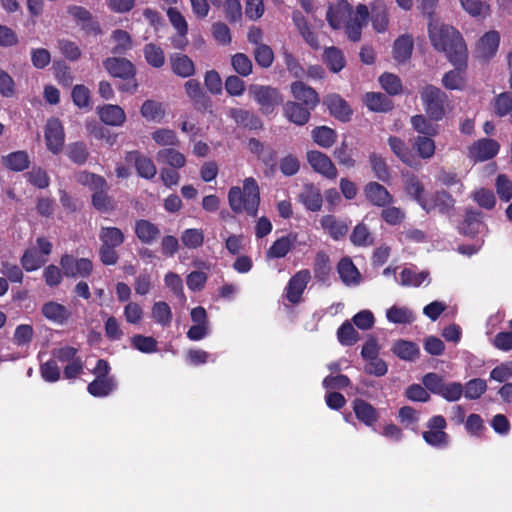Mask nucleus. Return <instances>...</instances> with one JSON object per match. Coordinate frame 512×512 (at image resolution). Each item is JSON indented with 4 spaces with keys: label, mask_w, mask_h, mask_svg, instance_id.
I'll use <instances>...</instances> for the list:
<instances>
[{
    "label": "nucleus",
    "mask_w": 512,
    "mask_h": 512,
    "mask_svg": "<svg viewBox=\"0 0 512 512\" xmlns=\"http://www.w3.org/2000/svg\"><path fill=\"white\" fill-rule=\"evenodd\" d=\"M337 272L345 285L358 284L360 273L349 257H343L337 264Z\"/></svg>",
    "instance_id": "c9c22d12"
},
{
    "label": "nucleus",
    "mask_w": 512,
    "mask_h": 512,
    "mask_svg": "<svg viewBox=\"0 0 512 512\" xmlns=\"http://www.w3.org/2000/svg\"><path fill=\"white\" fill-rule=\"evenodd\" d=\"M413 48V37L409 34L401 35L394 42L393 58L398 63H405L411 58Z\"/></svg>",
    "instance_id": "72a5a7b5"
},
{
    "label": "nucleus",
    "mask_w": 512,
    "mask_h": 512,
    "mask_svg": "<svg viewBox=\"0 0 512 512\" xmlns=\"http://www.w3.org/2000/svg\"><path fill=\"white\" fill-rule=\"evenodd\" d=\"M467 58L464 57L463 62H450L455 69L446 72L442 78L443 86L448 90H462L466 84Z\"/></svg>",
    "instance_id": "a211bd4d"
},
{
    "label": "nucleus",
    "mask_w": 512,
    "mask_h": 512,
    "mask_svg": "<svg viewBox=\"0 0 512 512\" xmlns=\"http://www.w3.org/2000/svg\"><path fill=\"white\" fill-rule=\"evenodd\" d=\"M180 238L183 245L189 249H197L204 243V233L202 229H185Z\"/></svg>",
    "instance_id": "338daca9"
},
{
    "label": "nucleus",
    "mask_w": 512,
    "mask_h": 512,
    "mask_svg": "<svg viewBox=\"0 0 512 512\" xmlns=\"http://www.w3.org/2000/svg\"><path fill=\"white\" fill-rule=\"evenodd\" d=\"M313 272L318 282H328L331 273V265L329 256L324 251H320L316 254Z\"/></svg>",
    "instance_id": "3c124183"
},
{
    "label": "nucleus",
    "mask_w": 512,
    "mask_h": 512,
    "mask_svg": "<svg viewBox=\"0 0 512 512\" xmlns=\"http://www.w3.org/2000/svg\"><path fill=\"white\" fill-rule=\"evenodd\" d=\"M41 312L47 320L59 325L65 324L72 316L66 306L55 301L44 303Z\"/></svg>",
    "instance_id": "2f4dec72"
},
{
    "label": "nucleus",
    "mask_w": 512,
    "mask_h": 512,
    "mask_svg": "<svg viewBox=\"0 0 512 512\" xmlns=\"http://www.w3.org/2000/svg\"><path fill=\"white\" fill-rule=\"evenodd\" d=\"M100 120L109 126L119 127L126 121L125 111L119 105L105 104L97 109Z\"/></svg>",
    "instance_id": "7c9ffc66"
},
{
    "label": "nucleus",
    "mask_w": 512,
    "mask_h": 512,
    "mask_svg": "<svg viewBox=\"0 0 512 512\" xmlns=\"http://www.w3.org/2000/svg\"><path fill=\"white\" fill-rule=\"evenodd\" d=\"M428 34L434 49L444 52L449 62H463L464 57H468L465 41L454 27L430 22Z\"/></svg>",
    "instance_id": "f257e3e1"
},
{
    "label": "nucleus",
    "mask_w": 512,
    "mask_h": 512,
    "mask_svg": "<svg viewBox=\"0 0 512 512\" xmlns=\"http://www.w3.org/2000/svg\"><path fill=\"white\" fill-rule=\"evenodd\" d=\"M231 65L234 71L242 77H247L252 73L253 64L251 59L244 53H236L231 57Z\"/></svg>",
    "instance_id": "774afa93"
},
{
    "label": "nucleus",
    "mask_w": 512,
    "mask_h": 512,
    "mask_svg": "<svg viewBox=\"0 0 512 512\" xmlns=\"http://www.w3.org/2000/svg\"><path fill=\"white\" fill-rule=\"evenodd\" d=\"M111 39L115 42V46L111 50L114 55H125L133 48L132 37L126 30H113L111 33Z\"/></svg>",
    "instance_id": "37998d69"
},
{
    "label": "nucleus",
    "mask_w": 512,
    "mask_h": 512,
    "mask_svg": "<svg viewBox=\"0 0 512 512\" xmlns=\"http://www.w3.org/2000/svg\"><path fill=\"white\" fill-rule=\"evenodd\" d=\"M500 36L497 31L485 33L477 42L476 53L479 58L487 60L492 58L499 47Z\"/></svg>",
    "instance_id": "bb28decb"
},
{
    "label": "nucleus",
    "mask_w": 512,
    "mask_h": 512,
    "mask_svg": "<svg viewBox=\"0 0 512 512\" xmlns=\"http://www.w3.org/2000/svg\"><path fill=\"white\" fill-rule=\"evenodd\" d=\"M292 20L294 25L296 26L298 32L304 39V41L314 50H318L320 48L318 36L313 31L310 23L306 19V17L300 11H294L292 13Z\"/></svg>",
    "instance_id": "b1692460"
},
{
    "label": "nucleus",
    "mask_w": 512,
    "mask_h": 512,
    "mask_svg": "<svg viewBox=\"0 0 512 512\" xmlns=\"http://www.w3.org/2000/svg\"><path fill=\"white\" fill-rule=\"evenodd\" d=\"M352 409L356 419L369 428L374 427L380 418L378 410L361 398H355L352 401Z\"/></svg>",
    "instance_id": "dca6fc26"
},
{
    "label": "nucleus",
    "mask_w": 512,
    "mask_h": 512,
    "mask_svg": "<svg viewBox=\"0 0 512 512\" xmlns=\"http://www.w3.org/2000/svg\"><path fill=\"white\" fill-rule=\"evenodd\" d=\"M146 62L153 68H161L165 64V54L163 49L154 44L148 43L143 48Z\"/></svg>",
    "instance_id": "864d4df0"
},
{
    "label": "nucleus",
    "mask_w": 512,
    "mask_h": 512,
    "mask_svg": "<svg viewBox=\"0 0 512 512\" xmlns=\"http://www.w3.org/2000/svg\"><path fill=\"white\" fill-rule=\"evenodd\" d=\"M369 163L375 178L384 183L390 182L391 169L389 168L385 158L373 152L369 155Z\"/></svg>",
    "instance_id": "79ce46f5"
},
{
    "label": "nucleus",
    "mask_w": 512,
    "mask_h": 512,
    "mask_svg": "<svg viewBox=\"0 0 512 512\" xmlns=\"http://www.w3.org/2000/svg\"><path fill=\"white\" fill-rule=\"evenodd\" d=\"M291 93L296 102L310 109L314 110L320 103L318 93L302 81H295L291 84Z\"/></svg>",
    "instance_id": "6ab92c4d"
},
{
    "label": "nucleus",
    "mask_w": 512,
    "mask_h": 512,
    "mask_svg": "<svg viewBox=\"0 0 512 512\" xmlns=\"http://www.w3.org/2000/svg\"><path fill=\"white\" fill-rule=\"evenodd\" d=\"M184 90L194 109L200 113H212V100L197 79L185 82Z\"/></svg>",
    "instance_id": "6e6552de"
},
{
    "label": "nucleus",
    "mask_w": 512,
    "mask_h": 512,
    "mask_svg": "<svg viewBox=\"0 0 512 512\" xmlns=\"http://www.w3.org/2000/svg\"><path fill=\"white\" fill-rule=\"evenodd\" d=\"M293 247V240L289 236H282L275 240L266 252L268 258H283Z\"/></svg>",
    "instance_id": "6e6d98bb"
},
{
    "label": "nucleus",
    "mask_w": 512,
    "mask_h": 512,
    "mask_svg": "<svg viewBox=\"0 0 512 512\" xmlns=\"http://www.w3.org/2000/svg\"><path fill=\"white\" fill-rule=\"evenodd\" d=\"M152 139L159 146H171V148H173L180 145V140L176 132L168 128L156 129L152 133Z\"/></svg>",
    "instance_id": "4d7b16f0"
},
{
    "label": "nucleus",
    "mask_w": 512,
    "mask_h": 512,
    "mask_svg": "<svg viewBox=\"0 0 512 512\" xmlns=\"http://www.w3.org/2000/svg\"><path fill=\"white\" fill-rule=\"evenodd\" d=\"M333 156L339 165L348 169L354 168L356 161L353 158V150L349 148L346 141H342L339 146L334 149Z\"/></svg>",
    "instance_id": "680f3d73"
},
{
    "label": "nucleus",
    "mask_w": 512,
    "mask_h": 512,
    "mask_svg": "<svg viewBox=\"0 0 512 512\" xmlns=\"http://www.w3.org/2000/svg\"><path fill=\"white\" fill-rule=\"evenodd\" d=\"M134 232L139 241L147 245L156 242L161 234L159 227L146 219L135 221Z\"/></svg>",
    "instance_id": "c756f323"
},
{
    "label": "nucleus",
    "mask_w": 512,
    "mask_h": 512,
    "mask_svg": "<svg viewBox=\"0 0 512 512\" xmlns=\"http://www.w3.org/2000/svg\"><path fill=\"white\" fill-rule=\"evenodd\" d=\"M311 280V273L308 269H302L296 272L288 281L286 286V298L292 304H298L302 300V295Z\"/></svg>",
    "instance_id": "f8f14e48"
},
{
    "label": "nucleus",
    "mask_w": 512,
    "mask_h": 512,
    "mask_svg": "<svg viewBox=\"0 0 512 512\" xmlns=\"http://www.w3.org/2000/svg\"><path fill=\"white\" fill-rule=\"evenodd\" d=\"M101 246L117 248L125 241L122 230L118 227H101L99 232Z\"/></svg>",
    "instance_id": "a18cd8bd"
},
{
    "label": "nucleus",
    "mask_w": 512,
    "mask_h": 512,
    "mask_svg": "<svg viewBox=\"0 0 512 512\" xmlns=\"http://www.w3.org/2000/svg\"><path fill=\"white\" fill-rule=\"evenodd\" d=\"M2 163L7 169L11 171L22 172L29 168L30 158L26 151L19 150L3 156Z\"/></svg>",
    "instance_id": "4c0bfd02"
},
{
    "label": "nucleus",
    "mask_w": 512,
    "mask_h": 512,
    "mask_svg": "<svg viewBox=\"0 0 512 512\" xmlns=\"http://www.w3.org/2000/svg\"><path fill=\"white\" fill-rule=\"evenodd\" d=\"M428 276L427 271L417 272L411 268H404L400 273V285L419 287Z\"/></svg>",
    "instance_id": "bf43d9fd"
},
{
    "label": "nucleus",
    "mask_w": 512,
    "mask_h": 512,
    "mask_svg": "<svg viewBox=\"0 0 512 512\" xmlns=\"http://www.w3.org/2000/svg\"><path fill=\"white\" fill-rule=\"evenodd\" d=\"M311 111H313V109L301 105L296 101H287L283 104V114L285 118L298 126H303L309 122Z\"/></svg>",
    "instance_id": "412c9836"
},
{
    "label": "nucleus",
    "mask_w": 512,
    "mask_h": 512,
    "mask_svg": "<svg viewBox=\"0 0 512 512\" xmlns=\"http://www.w3.org/2000/svg\"><path fill=\"white\" fill-rule=\"evenodd\" d=\"M321 228L334 241L344 239L349 231V223L338 219L333 214H327L320 219Z\"/></svg>",
    "instance_id": "f3484780"
},
{
    "label": "nucleus",
    "mask_w": 512,
    "mask_h": 512,
    "mask_svg": "<svg viewBox=\"0 0 512 512\" xmlns=\"http://www.w3.org/2000/svg\"><path fill=\"white\" fill-rule=\"evenodd\" d=\"M228 202L234 213L245 212L255 217L260 205V189L257 181L253 177H248L243 180L242 189L238 186L231 187L228 192Z\"/></svg>",
    "instance_id": "f03ea898"
},
{
    "label": "nucleus",
    "mask_w": 512,
    "mask_h": 512,
    "mask_svg": "<svg viewBox=\"0 0 512 512\" xmlns=\"http://www.w3.org/2000/svg\"><path fill=\"white\" fill-rule=\"evenodd\" d=\"M391 350L397 357L405 361L415 360L420 353L416 343L402 339L397 340Z\"/></svg>",
    "instance_id": "c03bdc74"
},
{
    "label": "nucleus",
    "mask_w": 512,
    "mask_h": 512,
    "mask_svg": "<svg viewBox=\"0 0 512 512\" xmlns=\"http://www.w3.org/2000/svg\"><path fill=\"white\" fill-rule=\"evenodd\" d=\"M156 160L159 163L167 164L172 169H181L186 164V157L183 153L173 148H164L157 152Z\"/></svg>",
    "instance_id": "ea45409f"
},
{
    "label": "nucleus",
    "mask_w": 512,
    "mask_h": 512,
    "mask_svg": "<svg viewBox=\"0 0 512 512\" xmlns=\"http://www.w3.org/2000/svg\"><path fill=\"white\" fill-rule=\"evenodd\" d=\"M117 389L116 378H95L87 386V391L90 395L97 398H104L109 396Z\"/></svg>",
    "instance_id": "f704fd0d"
},
{
    "label": "nucleus",
    "mask_w": 512,
    "mask_h": 512,
    "mask_svg": "<svg viewBox=\"0 0 512 512\" xmlns=\"http://www.w3.org/2000/svg\"><path fill=\"white\" fill-rule=\"evenodd\" d=\"M103 67L113 78H119L125 81L118 89L121 92L135 93L138 89L136 79V66L125 57H107L103 60Z\"/></svg>",
    "instance_id": "7ed1b4c3"
},
{
    "label": "nucleus",
    "mask_w": 512,
    "mask_h": 512,
    "mask_svg": "<svg viewBox=\"0 0 512 512\" xmlns=\"http://www.w3.org/2000/svg\"><path fill=\"white\" fill-rule=\"evenodd\" d=\"M337 339L343 346H352L359 340V333L349 321H345L337 330Z\"/></svg>",
    "instance_id": "69168bd1"
},
{
    "label": "nucleus",
    "mask_w": 512,
    "mask_h": 512,
    "mask_svg": "<svg viewBox=\"0 0 512 512\" xmlns=\"http://www.w3.org/2000/svg\"><path fill=\"white\" fill-rule=\"evenodd\" d=\"M371 21L377 32H385L388 28L389 18L386 5L382 0H375L371 6Z\"/></svg>",
    "instance_id": "58836bf2"
},
{
    "label": "nucleus",
    "mask_w": 512,
    "mask_h": 512,
    "mask_svg": "<svg viewBox=\"0 0 512 512\" xmlns=\"http://www.w3.org/2000/svg\"><path fill=\"white\" fill-rule=\"evenodd\" d=\"M140 113L147 121L162 122L165 117V109L162 103L155 100H145L140 108Z\"/></svg>",
    "instance_id": "09e8293b"
},
{
    "label": "nucleus",
    "mask_w": 512,
    "mask_h": 512,
    "mask_svg": "<svg viewBox=\"0 0 512 512\" xmlns=\"http://www.w3.org/2000/svg\"><path fill=\"white\" fill-rule=\"evenodd\" d=\"M130 341L132 347L142 353L149 354L157 351L158 342L152 336L135 334L131 337Z\"/></svg>",
    "instance_id": "e2e57ef3"
},
{
    "label": "nucleus",
    "mask_w": 512,
    "mask_h": 512,
    "mask_svg": "<svg viewBox=\"0 0 512 512\" xmlns=\"http://www.w3.org/2000/svg\"><path fill=\"white\" fill-rule=\"evenodd\" d=\"M447 427L446 419L442 415H434L427 421L428 430L422 433L424 441L435 448H446L450 436L445 432Z\"/></svg>",
    "instance_id": "423d86ee"
},
{
    "label": "nucleus",
    "mask_w": 512,
    "mask_h": 512,
    "mask_svg": "<svg viewBox=\"0 0 512 512\" xmlns=\"http://www.w3.org/2000/svg\"><path fill=\"white\" fill-rule=\"evenodd\" d=\"M170 65L172 72L182 78H188L195 74V65L193 60L182 53L170 55Z\"/></svg>",
    "instance_id": "473e14b6"
},
{
    "label": "nucleus",
    "mask_w": 512,
    "mask_h": 512,
    "mask_svg": "<svg viewBox=\"0 0 512 512\" xmlns=\"http://www.w3.org/2000/svg\"><path fill=\"white\" fill-rule=\"evenodd\" d=\"M298 200L311 212H318L322 208L323 196L319 188L313 184H306L298 195Z\"/></svg>",
    "instance_id": "a878e982"
},
{
    "label": "nucleus",
    "mask_w": 512,
    "mask_h": 512,
    "mask_svg": "<svg viewBox=\"0 0 512 512\" xmlns=\"http://www.w3.org/2000/svg\"><path fill=\"white\" fill-rule=\"evenodd\" d=\"M483 213L479 210L467 208L463 221L460 223L459 232L468 237H475L483 226Z\"/></svg>",
    "instance_id": "393cba45"
},
{
    "label": "nucleus",
    "mask_w": 512,
    "mask_h": 512,
    "mask_svg": "<svg viewBox=\"0 0 512 512\" xmlns=\"http://www.w3.org/2000/svg\"><path fill=\"white\" fill-rule=\"evenodd\" d=\"M388 145L395 156L404 164L410 167H415L417 165L416 155L400 137L390 136L388 138Z\"/></svg>",
    "instance_id": "c85d7f7f"
},
{
    "label": "nucleus",
    "mask_w": 512,
    "mask_h": 512,
    "mask_svg": "<svg viewBox=\"0 0 512 512\" xmlns=\"http://www.w3.org/2000/svg\"><path fill=\"white\" fill-rule=\"evenodd\" d=\"M125 159L129 163H134L136 171L140 177L145 179H152L155 177L157 169L149 157L142 155L138 151H130L127 153Z\"/></svg>",
    "instance_id": "4be33fe9"
},
{
    "label": "nucleus",
    "mask_w": 512,
    "mask_h": 512,
    "mask_svg": "<svg viewBox=\"0 0 512 512\" xmlns=\"http://www.w3.org/2000/svg\"><path fill=\"white\" fill-rule=\"evenodd\" d=\"M352 10L351 5L346 0H338L334 5H330L327 10L326 19L331 28L340 29L350 15Z\"/></svg>",
    "instance_id": "cd10ccee"
},
{
    "label": "nucleus",
    "mask_w": 512,
    "mask_h": 512,
    "mask_svg": "<svg viewBox=\"0 0 512 512\" xmlns=\"http://www.w3.org/2000/svg\"><path fill=\"white\" fill-rule=\"evenodd\" d=\"M405 190L422 207L423 201H426L428 195H425L424 185L417 176L412 175L406 180Z\"/></svg>",
    "instance_id": "5fc2aeb1"
},
{
    "label": "nucleus",
    "mask_w": 512,
    "mask_h": 512,
    "mask_svg": "<svg viewBox=\"0 0 512 512\" xmlns=\"http://www.w3.org/2000/svg\"><path fill=\"white\" fill-rule=\"evenodd\" d=\"M67 13L81 25V29L89 35L98 36L102 34L100 23L93 19V15L83 6L70 5L67 7Z\"/></svg>",
    "instance_id": "9b49d317"
},
{
    "label": "nucleus",
    "mask_w": 512,
    "mask_h": 512,
    "mask_svg": "<svg viewBox=\"0 0 512 512\" xmlns=\"http://www.w3.org/2000/svg\"><path fill=\"white\" fill-rule=\"evenodd\" d=\"M426 115L434 121H440L446 114L448 95L432 84H427L419 92Z\"/></svg>",
    "instance_id": "20e7f679"
},
{
    "label": "nucleus",
    "mask_w": 512,
    "mask_h": 512,
    "mask_svg": "<svg viewBox=\"0 0 512 512\" xmlns=\"http://www.w3.org/2000/svg\"><path fill=\"white\" fill-rule=\"evenodd\" d=\"M350 241L356 247H368L374 244V236L369 227L360 222L353 228Z\"/></svg>",
    "instance_id": "8fccbe9b"
},
{
    "label": "nucleus",
    "mask_w": 512,
    "mask_h": 512,
    "mask_svg": "<svg viewBox=\"0 0 512 512\" xmlns=\"http://www.w3.org/2000/svg\"><path fill=\"white\" fill-rule=\"evenodd\" d=\"M313 141L322 148H330L337 140V133L334 129L322 125L317 126L311 131Z\"/></svg>",
    "instance_id": "49530a36"
},
{
    "label": "nucleus",
    "mask_w": 512,
    "mask_h": 512,
    "mask_svg": "<svg viewBox=\"0 0 512 512\" xmlns=\"http://www.w3.org/2000/svg\"><path fill=\"white\" fill-rule=\"evenodd\" d=\"M500 149L499 143L491 138H482L469 147V155L474 161H486L494 158Z\"/></svg>",
    "instance_id": "2eb2a0df"
},
{
    "label": "nucleus",
    "mask_w": 512,
    "mask_h": 512,
    "mask_svg": "<svg viewBox=\"0 0 512 512\" xmlns=\"http://www.w3.org/2000/svg\"><path fill=\"white\" fill-rule=\"evenodd\" d=\"M329 113L342 122H348L352 116V109L345 99L340 95H328L324 100Z\"/></svg>",
    "instance_id": "5701e85b"
},
{
    "label": "nucleus",
    "mask_w": 512,
    "mask_h": 512,
    "mask_svg": "<svg viewBox=\"0 0 512 512\" xmlns=\"http://www.w3.org/2000/svg\"><path fill=\"white\" fill-rule=\"evenodd\" d=\"M433 136H417L414 139L413 147L422 159H430L435 154V142Z\"/></svg>",
    "instance_id": "13d9d810"
},
{
    "label": "nucleus",
    "mask_w": 512,
    "mask_h": 512,
    "mask_svg": "<svg viewBox=\"0 0 512 512\" xmlns=\"http://www.w3.org/2000/svg\"><path fill=\"white\" fill-rule=\"evenodd\" d=\"M433 119L422 114L411 117L412 128L423 136H436L438 134V126L433 124Z\"/></svg>",
    "instance_id": "603ef678"
},
{
    "label": "nucleus",
    "mask_w": 512,
    "mask_h": 512,
    "mask_svg": "<svg viewBox=\"0 0 512 512\" xmlns=\"http://www.w3.org/2000/svg\"><path fill=\"white\" fill-rule=\"evenodd\" d=\"M381 87L392 96L402 93L403 85L401 79L393 74L385 72L379 77Z\"/></svg>",
    "instance_id": "0e129e2a"
},
{
    "label": "nucleus",
    "mask_w": 512,
    "mask_h": 512,
    "mask_svg": "<svg viewBox=\"0 0 512 512\" xmlns=\"http://www.w3.org/2000/svg\"><path fill=\"white\" fill-rule=\"evenodd\" d=\"M323 61L333 73L340 72L346 66V59L343 52L335 46L325 48Z\"/></svg>",
    "instance_id": "a19ab883"
},
{
    "label": "nucleus",
    "mask_w": 512,
    "mask_h": 512,
    "mask_svg": "<svg viewBox=\"0 0 512 512\" xmlns=\"http://www.w3.org/2000/svg\"><path fill=\"white\" fill-rule=\"evenodd\" d=\"M307 161L312 169L323 177L330 180L337 178V168L325 153L318 150L308 151Z\"/></svg>",
    "instance_id": "ddd939ff"
},
{
    "label": "nucleus",
    "mask_w": 512,
    "mask_h": 512,
    "mask_svg": "<svg viewBox=\"0 0 512 512\" xmlns=\"http://www.w3.org/2000/svg\"><path fill=\"white\" fill-rule=\"evenodd\" d=\"M66 153L68 158L77 165L84 164L89 157L87 145L82 141L70 143Z\"/></svg>",
    "instance_id": "052dcab7"
},
{
    "label": "nucleus",
    "mask_w": 512,
    "mask_h": 512,
    "mask_svg": "<svg viewBox=\"0 0 512 512\" xmlns=\"http://www.w3.org/2000/svg\"><path fill=\"white\" fill-rule=\"evenodd\" d=\"M228 116L240 127L249 130H260L263 122L254 112L243 108H230Z\"/></svg>",
    "instance_id": "aec40b11"
},
{
    "label": "nucleus",
    "mask_w": 512,
    "mask_h": 512,
    "mask_svg": "<svg viewBox=\"0 0 512 512\" xmlns=\"http://www.w3.org/2000/svg\"><path fill=\"white\" fill-rule=\"evenodd\" d=\"M46 262L47 259L35 247L27 248L20 259L22 268L27 272L38 270Z\"/></svg>",
    "instance_id": "de8ad7c7"
},
{
    "label": "nucleus",
    "mask_w": 512,
    "mask_h": 512,
    "mask_svg": "<svg viewBox=\"0 0 512 512\" xmlns=\"http://www.w3.org/2000/svg\"><path fill=\"white\" fill-rule=\"evenodd\" d=\"M366 200L376 207H386L394 202V197L382 184L371 181L363 189Z\"/></svg>",
    "instance_id": "4468645a"
},
{
    "label": "nucleus",
    "mask_w": 512,
    "mask_h": 512,
    "mask_svg": "<svg viewBox=\"0 0 512 512\" xmlns=\"http://www.w3.org/2000/svg\"><path fill=\"white\" fill-rule=\"evenodd\" d=\"M455 199L445 190H437L423 201L422 209L427 213L437 211L439 214L451 217L455 211Z\"/></svg>",
    "instance_id": "0eeeda50"
},
{
    "label": "nucleus",
    "mask_w": 512,
    "mask_h": 512,
    "mask_svg": "<svg viewBox=\"0 0 512 512\" xmlns=\"http://www.w3.org/2000/svg\"><path fill=\"white\" fill-rule=\"evenodd\" d=\"M364 103L370 111L388 112L393 109L392 100L380 92H368L364 96Z\"/></svg>",
    "instance_id": "e433bc0d"
},
{
    "label": "nucleus",
    "mask_w": 512,
    "mask_h": 512,
    "mask_svg": "<svg viewBox=\"0 0 512 512\" xmlns=\"http://www.w3.org/2000/svg\"><path fill=\"white\" fill-rule=\"evenodd\" d=\"M47 149L57 155L64 146L65 133L61 121L58 118H51L45 125L44 132Z\"/></svg>",
    "instance_id": "9d476101"
},
{
    "label": "nucleus",
    "mask_w": 512,
    "mask_h": 512,
    "mask_svg": "<svg viewBox=\"0 0 512 512\" xmlns=\"http://www.w3.org/2000/svg\"><path fill=\"white\" fill-rule=\"evenodd\" d=\"M250 93L263 115H271L284 102L281 91L269 85H251Z\"/></svg>",
    "instance_id": "39448f33"
},
{
    "label": "nucleus",
    "mask_w": 512,
    "mask_h": 512,
    "mask_svg": "<svg viewBox=\"0 0 512 512\" xmlns=\"http://www.w3.org/2000/svg\"><path fill=\"white\" fill-rule=\"evenodd\" d=\"M60 265L66 277L87 278L92 274L93 263L88 258L75 259L72 255L64 254L60 258Z\"/></svg>",
    "instance_id": "1a4fd4ad"
}]
</instances>
